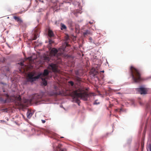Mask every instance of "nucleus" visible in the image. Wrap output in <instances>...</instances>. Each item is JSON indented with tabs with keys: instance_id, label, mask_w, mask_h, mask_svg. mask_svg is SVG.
I'll return each instance as SVG.
<instances>
[{
	"instance_id": "423d86ee",
	"label": "nucleus",
	"mask_w": 151,
	"mask_h": 151,
	"mask_svg": "<svg viewBox=\"0 0 151 151\" xmlns=\"http://www.w3.org/2000/svg\"><path fill=\"white\" fill-rule=\"evenodd\" d=\"M47 68L49 69H51L53 72H58V70L57 68V66L56 64L51 63L49 65Z\"/></svg>"
},
{
	"instance_id": "4be33fe9",
	"label": "nucleus",
	"mask_w": 151,
	"mask_h": 151,
	"mask_svg": "<svg viewBox=\"0 0 151 151\" xmlns=\"http://www.w3.org/2000/svg\"><path fill=\"white\" fill-rule=\"evenodd\" d=\"M89 32L88 31H86L85 32H84L83 33V35H86L87 34H89Z\"/></svg>"
},
{
	"instance_id": "7ed1b4c3",
	"label": "nucleus",
	"mask_w": 151,
	"mask_h": 151,
	"mask_svg": "<svg viewBox=\"0 0 151 151\" xmlns=\"http://www.w3.org/2000/svg\"><path fill=\"white\" fill-rule=\"evenodd\" d=\"M70 46V45L67 43H65L63 45L62 47L59 49L58 50L55 48H52L50 51V55L52 57H55L57 59L64 51H67V47Z\"/></svg>"
},
{
	"instance_id": "aec40b11",
	"label": "nucleus",
	"mask_w": 151,
	"mask_h": 151,
	"mask_svg": "<svg viewBox=\"0 0 151 151\" xmlns=\"http://www.w3.org/2000/svg\"><path fill=\"white\" fill-rule=\"evenodd\" d=\"M68 83L71 85V86H73L74 85V83L73 81H69L68 82Z\"/></svg>"
},
{
	"instance_id": "2f4dec72",
	"label": "nucleus",
	"mask_w": 151,
	"mask_h": 151,
	"mask_svg": "<svg viewBox=\"0 0 151 151\" xmlns=\"http://www.w3.org/2000/svg\"><path fill=\"white\" fill-rule=\"evenodd\" d=\"M98 72H96V74H98Z\"/></svg>"
},
{
	"instance_id": "39448f33",
	"label": "nucleus",
	"mask_w": 151,
	"mask_h": 151,
	"mask_svg": "<svg viewBox=\"0 0 151 151\" xmlns=\"http://www.w3.org/2000/svg\"><path fill=\"white\" fill-rule=\"evenodd\" d=\"M72 98V101L75 102L80 105V99H82L84 101L87 100L89 95H70Z\"/></svg>"
},
{
	"instance_id": "2eb2a0df",
	"label": "nucleus",
	"mask_w": 151,
	"mask_h": 151,
	"mask_svg": "<svg viewBox=\"0 0 151 151\" xmlns=\"http://www.w3.org/2000/svg\"><path fill=\"white\" fill-rule=\"evenodd\" d=\"M41 78V79L42 81V84L45 86H46L47 84V81H46V79L42 77Z\"/></svg>"
},
{
	"instance_id": "20e7f679",
	"label": "nucleus",
	"mask_w": 151,
	"mask_h": 151,
	"mask_svg": "<svg viewBox=\"0 0 151 151\" xmlns=\"http://www.w3.org/2000/svg\"><path fill=\"white\" fill-rule=\"evenodd\" d=\"M129 72L133 80L135 83H139L141 81L139 71L133 66L130 67Z\"/></svg>"
},
{
	"instance_id": "9d476101",
	"label": "nucleus",
	"mask_w": 151,
	"mask_h": 151,
	"mask_svg": "<svg viewBox=\"0 0 151 151\" xmlns=\"http://www.w3.org/2000/svg\"><path fill=\"white\" fill-rule=\"evenodd\" d=\"M0 84H1V86L2 87L3 91L5 92L6 91L5 89L7 88L8 87V85L6 83H3L2 82H0Z\"/></svg>"
},
{
	"instance_id": "c85d7f7f",
	"label": "nucleus",
	"mask_w": 151,
	"mask_h": 151,
	"mask_svg": "<svg viewBox=\"0 0 151 151\" xmlns=\"http://www.w3.org/2000/svg\"><path fill=\"white\" fill-rule=\"evenodd\" d=\"M49 42H50V43H52V41L51 40H49Z\"/></svg>"
},
{
	"instance_id": "a878e982",
	"label": "nucleus",
	"mask_w": 151,
	"mask_h": 151,
	"mask_svg": "<svg viewBox=\"0 0 151 151\" xmlns=\"http://www.w3.org/2000/svg\"><path fill=\"white\" fill-rule=\"evenodd\" d=\"M3 61H2V62H4L5 61V59L4 58H3Z\"/></svg>"
},
{
	"instance_id": "72a5a7b5",
	"label": "nucleus",
	"mask_w": 151,
	"mask_h": 151,
	"mask_svg": "<svg viewBox=\"0 0 151 151\" xmlns=\"http://www.w3.org/2000/svg\"><path fill=\"white\" fill-rule=\"evenodd\" d=\"M113 106V105H111H111H110V107H111V106Z\"/></svg>"
},
{
	"instance_id": "ddd939ff",
	"label": "nucleus",
	"mask_w": 151,
	"mask_h": 151,
	"mask_svg": "<svg viewBox=\"0 0 151 151\" xmlns=\"http://www.w3.org/2000/svg\"><path fill=\"white\" fill-rule=\"evenodd\" d=\"M14 19L19 23H21L22 22V21L19 17L14 16L13 17Z\"/></svg>"
},
{
	"instance_id": "c9c22d12",
	"label": "nucleus",
	"mask_w": 151,
	"mask_h": 151,
	"mask_svg": "<svg viewBox=\"0 0 151 151\" xmlns=\"http://www.w3.org/2000/svg\"><path fill=\"white\" fill-rule=\"evenodd\" d=\"M63 138V137H61V138Z\"/></svg>"
},
{
	"instance_id": "5701e85b",
	"label": "nucleus",
	"mask_w": 151,
	"mask_h": 151,
	"mask_svg": "<svg viewBox=\"0 0 151 151\" xmlns=\"http://www.w3.org/2000/svg\"><path fill=\"white\" fill-rule=\"evenodd\" d=\"M97 100L96 101H95V103H94V104H99V102H97Z\"/></svg>"
},
{
	"instance_id": "cd10ccee",
	"label": "nucleus",
	"mask_w": 151,
	"mask_h": 151,
	"mask_svg": "<svg viewBox=\"0 0 151 151\" xmlns=\"http://www.w3.org/2000/svg\"><path fill=\"white\" fill-rule=\"evenodd\" d=\"M89 23L90 24H93V22H89Z\"/></svg>"
},
{
	"instance_id": "6e6552de",
	"label": "nucleus",
	"mask_w": 151,
	"mask_h": 151,
	"mask_svg": "<svg viewBox=\"0 0 151 151\" xmlns=\"http://www.w3.org/2000/svg\"><path fill=\"white\" fill-rule=\"evenodd\" d=\"M79 93H75L74 94H88V88H81L79 89Z\"/></svg>"
},
{
	"instance_id": "9b49d317",
	"label": "nucleus",
	"mask_w": 151,
	"mask_h": 151,
	"mask_svg": "<svg viewBox=\"0 0 151 151\" xmlns=\"http://www.w3.org/2000/svg\"><path fill=\"white\" fill-rule=\"evenodd\" d=\"M61 145L60 144H59L58 146H57L55 149V151H66V149L65 148H61Z\"/></svg>"
},
{
	"instance_id": "4468645a",
	"label": "nucleus",
	"mask_w": 151,
	"mask_h": 151,
	"mask_svg": "<svg viewBox=\"0 0 151 151\" xmlns=\"http://www.w3.org/2000/svg\"><path fill=\"white\" fill-rule=\"evenodd\" d=\"M48 35L50 37H53L54 36L52 31L50 29H49L48 31Z\"/></svg>"
},
{
	"instance_id": "412c9836",
	"label": "nucleus",
	"mask_w": 151,
	"mask_h": 151,
	"mask_svg": "<svg viewBox=\"0 0 151 151\" xmlns=\"http://www.w3.org/2000/svg\"><path fill=\"white\" fill-rule=\"evenodd\" d=\"M45 60L48 61H50V59L49 57H46L45 58Z\"/></svg>"
},
{
	"instance_id": "a211bd4d",
	"label": "nucleus",
	"mask_w": 151,
	"mask_h": 151,
	"mask_svg": "<svg viewBox=\"0 0 151 151\" xmlns=\"http://www.w3.org/2000/svg\"><path fill=\"white\" fill-rule=\"evenodd\" d=\"M81 79L79 77H78L76 76L75 77V80H76V81H78V82H80V81H81Z\"/></svg>"
},
{
	"instance_id": "0eeeda50",
	"label": "nucleus",
	"mask_w": 151,
	"mask_h": 151,
	"mask_svg": "<svg viewBox=\"0 0 151 151\" xmlns=\"http://www.w3.org/2000/svg\"><path fill=\"white\" fill-rule=\"evenodd\" d=\"M136 90L139 92L141 94H147V89L146 88L140 87L139 88L136 89Z\"/></svg>"
},
{
	"instance_id": "4c0bfd02",
	"label": "nucleus",
	"mask_w": 151,
	"mask_h": 151,
	"mask_svg": "<svg viewBox=\"0 0 151 151\" xmlns=\"http://www.w3.org/2000/svg\"><path fill=\"white\" fill-rule=\"evenodd\" d=\"M56 94L58 95V94Z\"/></svg>"
},
{
	"instance_id": "f3484780",
	"label": "nucleus",
	"mask_w": 151,
	"mask_h": 151,
	"mask_svg": "<svg viewBox=\"0 0 151 151\" xmlns=\"http://www.w3.org/2000/svg\"><path fill=\"white\" fill-rule=\"evenodd\" d=\"M38 37V35L36 34H35L34 35V37L32 39V40H36L37 38V37Z\"/></svg>"
},
{
	"instance_id": "7c9ffc66",
	"label": "nucleus",
	"mask_w": 151,
	"mask_h": 151,
	"mask_svg": "<svg viewBox=\"0 0 151 151\" xmlns=\"http://www.w3.org/2000/svg\"><path fill=\"white\" fill-rule=\"evenodd\" d=\"M21 65H23V63H21Z\"/></svg>"
},
{
	"instance_id": "1a4fd4ad",
	"label": "nucleus",
	"mask_w": 151,
	"mask_h": 151,
	"mask_svg": "<svg viewBox=\"0 0 151 151\" xmlns=\"http://www.w3.org/2000/svg\"><path fill=\"white\" fill-rule=\"evenodd\" d=\"M1 71L2 74L6 76V73L8 72L9 70V67L8 66H4L1 68Z\"/></svg>"
},
{
	"instance_id": "f03ea898",
	"label": "nucleus",
	"mask_w": 151,
	"mask_h": 151,
	"mask_svg": "<svg viewBox=\"0 0 151 151\" xmlns=\"http://www.w3.org/2000/svg\"><path fill=\"white\" fill-rule=\"evenodd\" d=\"M49 73V71L47 69H45L43 73H40L37 76H34L35 72H32L28 74L26 78L28 82L32 83L39 78L48 76Z\"/></svg>"
},
{
	"instance_id": "393cba45",
	"label": "nucleus",
	"mask_w": 151,
	"mask_h": 151,
	"mask_svg": "<svg viewBox=\"0 0 151 151\" xmlns=\"http://www.w3.org/2000/svg\"><path fill=\"white\" fill-rule=\"evenodd\" d=\"M42 122L43 123H44L45 122V120H42Z\"/></svg>"
},
{
	"instance_id": "f257e3e1",
	"label": "nucleus",
	"mask_w": 151,
	"mask_h": 151,
	"mask_svg": "<svg viewBox=\"0 0 151 151\" xmlns=\"http://www.w3.org/2000/svg\"><path fill=\"white\" fill-rule=\"evenodd\" d=\"M3 95L0 97V101L3 103L13 102L17 105H21L23 104L26 105L31 103H38L40 101L42 100L43 95H31V98L29 99L24 98L22 99L20 95Z\"/></svg>"
},
{
	"instance_id": "b1692460",
	"label": "nucleus",
	"mask_w": 151,
	"mask_h": 151,
	"mask_svg": "<svg viewBox=\"0 0 151 151\" xmlns=\"http://www.w3.org/2000/svg\"><path fill=\"white\" fill-rule=\"evenodd\" d=\"M148 150H150V151H151V149L150 146V147H148V149L147 148V150L148 151Z\"/></svg>"
},
{
	"instance_id": "e433bc0d",
	"label": "nucleus",
	"mask_w": 151,
	"mask_h": 151,
	"mask_svg": "<svg viewBox=\"0 0 151 151\" xmlns=\"http://www.w3.org/2000/svg\"><path fill=\"white\" fill-rule=\"evenodd\" d=\"M6 94V95H7V94Z\"/></svg>"
},
{
	"instance_id": "dca6fc26",
	"label": "nucleus",
	"mask_w": 151,
	"mask_h": 151,
	"mask_svg": "<svg viewBox=\"0 0 151 151\" xmlns=\"http://www.w3.org/2000/svg\"><path fill=\"white\" fill-rule=\"evenodd\" d=\"M60 26V29L61 30H63V29H67V27L66 26L62 23H61Z\"/></svg>"
},
{
	"instance_id": "f704fd0d",
	"label": "nucleus",
	"mask_w": 151,
	"mask_h": 151,
	"mask_svg": "<svg viewBox=\"0 0 151 151\" xmlns=\"http://www.w3.org/2000/svg\"><path fill=\"white\" fill-rule=\"evenodd\" d=\"M1 121H2V122H4V121H2V120H1Z\"/></svg>"
},
{
	"instance_id": "473e14b6",
	"label": "nucleus",
	"mask_w": 151,
	"mask_h": 151,
	"mask_svg": "<svg viewBox=\"0 0 151 151\" xmlns=\"http://www.w3.org/2000/svg\"><path fill=\"white\" fill-rule=\"evenodd\" d=\"M102 72H104V70H103L101 71Z\"/></svg>"
},
{
	"instance_id": "bb28decb",
	"label": "nucleus",
	"mask_w": 151,
	"mask_h": 151,
	"mask_svg": "<svg viewBox=\"0 0 151 151\" xmlns=\"http://www.w3.org/2000/svg\"><path fill=\"white\" fill-rule=\"evenodd\" d=\"M119 110V109H116L115 110V112H117Z\"/></svg>"
},
{
	"instance_id": "6ab92c4d",
	"label": "nucleus",
	"mask_w": 151,
	"mask_h": 151,
	"mask_svg": "<svg viewBox=\"0 0 151 151\" xmlns=\"http://www.w3.org/2000/svg\"><path fill=\"white\" fill-rule=\"evenodd\" d=\"M49 134L50 135H52V137H53L55 136V134L52 132H49Z\"/></svg>"
},
{
	"instance_id": "c756f323",
	"label": "nucleus",
	"mask_w": 151,
	"mask_h": 151,
	"mask_svg": "<svg viewBox=\"0 0 151 151\" xmlns=\"http://www.w3.org/2000/svg\"><path fill=\"white\" fill-rule=\"evenodd\" d=\"M122 111V109H120V110H119V112H121V111Z\"/></svg>"
},
{
	"instance_id": "f8f14e48",
	"label": "nucleus",
	"mask_w": 151,
	"mask_h": 151,
	"mask_svg": "<svg viewBox=\"0 0 151 151\" xmlns=\"http://www.w3.org/2000/svg\"><path fill=\"white\" fill-rule=\"evenodd\" d=\"M34 113L33 112H32L31 111L28 110L27 113V117L29 119H30L33 115Z\"/></svg>"
}]
</instances>
